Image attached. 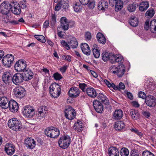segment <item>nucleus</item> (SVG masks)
Listing matches in <instances>:
<instances>
[{
	"instance_id": "nucleus-29",
	"label": "nucleus",
	"mask_w": 156,
	"mask_h": 156,
	"mask_svg": "<svg viewBox=\"0 0 156 156\" xmlns=\"http://www.w3.org/2000/svg\"><path fill=\"white\" fill-rule=\"evenodd\" d=\"M98 100L103 104L107 105L109 103V101L107 97L102 93H99L97 95Z\"/></svg>"
},
{
	"instance_id": "nucleus-21",
	"label": "nucleus",
	"mask_w": 156,
	"mask_h": 156,
	"mask_svg": "<svg viewBox=\"0 0 156 156\" xmlns=\"http://www.w3.org/2000/svg\"><path fill=\"white\" fill-rule=\"evenodd\" d=\"M68 94L70 97L76 98L80 94L79 89L77 87H73L70 88L68 92Z\"/></svg>"
},
{
	"instance_id": "nucleus-54",
	"label": "nucleus",
	"mask_w": 156,
	"mask_h": 156,
	"mask_svg": "<svg viewBox=\"0 0 156 156\" xmlns=\"http://www.w3.org/2000/svg\"><path fill=\"white\" fill-rule=\"evenodd\" d=\"M142 155L143 156H155L153 153L148 151H143Z\"/></svg>"
},
{
	"instance_id": "nucleus-40",
	"label": "nucleus",
	"mask_w": 156,
	"mask_h": 156,
	"mask_svg": "<svg viewBox=\"0 0 156 156\" xmlns=\"http://www.w3.org/2000/svg\"><path fill=\"white\" fill-rule=\"evenodd\" d=\"M129 23L132 26L136 27L138 24V20L137 18L133 16L129 20Z\"/></svg>"
},
{
	"instance_id": "nucleus-10",
	"label": "nucleus",
	"mask_w": 156,
	"mask_h": 156,
	"mask_svg": "<svg viewBox=\"0 0 156 156\" xmlns=\"http://www.w3.org/2000/svg\"><path fill=\"white\" fill-rule=\"evenodd\" d=\"M68 0H60L55 6V10L58 11L60 9L63 11H66L69 6Z\"/></svg>"
},
{
	"instance_id": "nucleus-30",
	"label": "nucleus",
	"mask_w": 156,
	"mask_h": 156,
	"mask_svg": "<svg viewBox=\"0 0 156 156\" xmlns=\"http://www.w3.org/2000/svg\"><path fill=\"white\" fill-rule=\"evenodd\" d=\"M81 48L83 52L87 55H89L90 54V50L88 45L86 44H82Z\"/></svg>"
},
{
	"instance_id": "nucleus-55",
	"label": "nucleus",
	"mask_w": 156,
	"mask_h": 156,
	"mask_svg": "<svg viewBox=\"0 0 156 156\" xmlns=\"http://www.w3.org/2000/svg\"><path fill=\"white\" fill-rule=\"evenodd\" d=\"M61 43L62 45V46L64 47L67 50H69L70 48L69 45L66 41L64 40H62L61 41Z\"/></svg>"
},
{
	"instance_id": "nucleus-52",
	"label": "nucleus",
	"mask_w": 156,
	"mask_h": 156,
	"mask_svg": "<svg viewBox=\"0 0 156 156\" xmlns=\"http://www.w3.org/2000/svg\"><path fill=\"white\" fill-rule=\"evenodd\" d=\"M79 88L83 92L86 91V89L87 87V85L85 83H79Z\"/></svg>"
},
{
	"instance_id": "nucleus-26",
	"label": "nucleus",
	"mask_w": 156,
	"mask_h": 156,
	"mask_svg": "<svg viewBox=\"0 0 156 156\" xmlns=\"http://www.w3.org/2000/svg\"><path fill=\"white\" fill-rule=\"evenodd\" d=\"M109 156H119V152L117 148L114 147H111L108 149Z\"/></svg>"
},
{
	"instance_id": "nucleus-59",
	"label": "nucleus",
	"mask_w": 156,
	"mask_h": 156,
	"mask_svg": "<svg viewBox=\"0 0 156 156\" xmlns=\"http://www.w3.org/2000/svg\"><path fill=\"white\" fill-rule=\"evenodd\" d=\"M68 67V66L67 65L64 66L60 68L59 69V70L62 73H64L66 72Z\"/></svg>"
},
{
	"instance_id": "nucleus-20",
	"label": "nucleus",
	"mask_w": 156,
	"mask_h": 156,
	"mask_svg": "<svg viewBox=\"0 0 156 156\" xmlns=\"http://www.w3.org/2000/svg\"><path fill=\"white\" fill-rule=\"evenodd\" d=\"M9 110L12 112H16L18 110L19 106L18 103L13 100L9 101L8 107Z\"/></svg>"
},
{
	"instance_id": "nucleus-41",
	"label": "nucleus",
	"mask_w": 156,
	"mask_h": 156,
	"mask_svg": "<svg viewBox=\"0 0 156 156\" xmlns=\"http://www.w3.org/2000/svg\"><path fill=\"white\" fill-rule=\"evenodd\" d=\"M69 46H70L72 48H76L78 46V42L76 39L74 37H72L68 42Z\"/></svg>"
},
{
	"instance_id": "nucleus-28",
	"label": "nucleus",
	"mask_w": 156,
	"mask_h": 156,
	"mask_svg": "<svg viewBox=\"0 0 156 156\" xmlns=\"http://www.w3.org/2000/svg\"><path fill=\"white\" fill-rule=\"evenodd\" d=\"M9 100L6 97L0 98V106L3 109H6L8 107Z\"/></svg>"
},
{
	"instance_id": "nucleus-9",
	"label": "nucleus",
	"mask_w": 156,
	"mask_h": 156,
	"mask_svg": "<svg viewBox=\"0 0 156 156\" xmlns=\"http://www.w3.org/2000/svg\"><path fill=\"white\" fill-rule=\"evenodd\" d=\"M109 4L112 7L115 6V10L116 12L120 11L123 7V2L121 0H109Z\"/></svg>"
},
{
	"instance_id": "nucleus-56",
	"label": "nucleus",
	"mask_w": 156,
	"mask_h": 156,
	"mask_svg": "<svg viewBox=\"0 0 156 156\" xmlns=\"http://www.w3.org/2000/svg\"><path fill=\"white\" fill-rule=\"evenodd\" d=\"M19 5L20 9L22 8L23 9L26 8L27 6L26 2L24 1L20 2Z\"/></svg>"
},
{
	"instance_id": "nucleus-8",
	"label": "nucleus",
	"mask_w": 156,
	"mask_h": 156,
	"mask_svg": "<svg viewBox=\"0 0 156 156\" xmlns=\"http://www.w3.org/2000/svg\"><path fill=\"white\" fill-rule=\"evenodd\" d=\"M14 59V56L13 55L8 54L3 57L2 62L3 64L6 67L9 68L11 66V64L13 63Z\"/></svg>"
},
{
	"instance_id": "nucleus-51",
	"label": "nucleus",
	"mask_w": 156,
	"mask_h": 156,
	"mask_svg": "<svg viewBox=\"0 0 156 156\" xmlns=\"http://www.w3.org/2000/svg\"><path fill=\"white\" fill-rule=\"evenodd\" d=\"M53 77L54 79L56 80H59L62 78L61 74L58 72H56L53 74Z\"/></svg>"
},
{
	"instance_id": "nucleus-64",
	"label": "nucleus",
	"mask_w": 156,
	"mask_h": 156,
	"mask_svg": "<svg viewBox=\"0 0 156 156\" xmlns=\"http://www.w3.org/2000/svg\"><path fill=\"white\" fill-rule=\"evenodd\" d=\"M125 88V86L124 84L122 82H120L119 83V86H118V89L119 90L122 89L123 90Z\"/></svg>"
},
{
	"instance_id": "nucleus-57",
	"label": "nucleus",
	"mask_w": 156,
	"mask_h": 156,
	"mask_svg": "<svg viewBox=\"0 0 156 156\" xmlns=\"http://www.w3.org/2000/svg\"><path fill=\"white\" fill-rule=\"evenodd\" d=\"M93 53L94 57L96 58H98L100 56V52L99 50H94L93 51Z\"/></svg>"
},
{
	"instance_id": "nucleus-17",
	"label": "nucleus",
	"mask_w": 156,
	"mask_h": 156,
	"mask_svg": "<svg viewBox=\"0 0 156 156\" xmlns=\"http://www.w3.org/2000/svg\"><path fill=\"white\" fill-rule=\"evenodd\" d=\"M24 79L22 73L15 74L12 77V81L16 85H18L23 82Z\"/></svg>"
},
{
	"instance_id": "nucleus-18",
	"label": "nucleus",
	"mask_w": 156,
	"mask_h": 156,
	"mask_svg": "<svg viewBox=\"0 0 156 156\" xmlns=\"http://www.w3.org/2000/svg\"><path fill=\"white\" fill-rule=\"evenodd\" d=\"M15 146L12 144L7 143L5 146V151L9 155H12L15 152Z\"/></svg>"
},
{
	"instance_id": "nucleus-36",
	"label": "nucleus",
	"mask_w": 156,
	"mask_h": 156,
	"mask_svg": "<svg viewBox=\"0 0 156 156\" xmlns=\"http://www.w3.org/2000/svg\"><path fill=\"white\" fill-rule=\"evenodd\" d=\"M113 58L115 60L114 61H113V62H111L112 63H115L116 62L118 63H121L123 61V56L120 54L115 55L113 54L112 60Z\"/></svg>"
},
{
	"instance_id": "nucleus-34",
	"label": "nucleus",
	"mask_w": 156,
	"mask_h": 156,
	"mask_svg": "<svg viewBox=\"0 0 156 156\" xmlns=\"http://www.w3.org/2000/svg\"><path fill=\"white\" fill-rule=\"evenodd\" d=\"M130 115L133 120H137L139 118L140 114L137 110L135 109H131L129 111Z\"/></svg>"
},
{
	"instance_id": "nucleus-16",
	"label": "nucleus",
	"mask_w": 156,
	"mask_h": 156,
	"mask_svg": "<svg viewBox=\"0 0 156 156\" xmlns=\"http://www.w3.org/2000/svg\"><path fill=\"white\" fill-rule=\"evenodd\" d=\"M22 73L24 80L28 81L32 79L33 77L34 73L30 69H26Z\"/></svg>"
},
{
	"instance_id": "nucleus-22",
	"label": "nucleus",
	"mask_w": 156,
	"mask_h": 156,
	"mask_svg": "<svg viewBox=\"0 0 156 156\" xmlns=\"http://www.w3.org/2000/svg\"><path fill=\"white\" fill-rule=\"evenodd\" d=\"M94 107L96 111L99 113L102 112L103 110V107L100 101L94 100L93 102Z\"/></svg>"
},
{
	"instance_id": "nucleus-1",
	"label": "nucleus",
	"mask_w": 156,
	"mask_h": 156,
	"mask_svg": "<svg viewBox=\"0 0 156 156\" xmlns=\"http://www.w3.org/2000/svg\"><path fill=\"white\" fill-rule=\"evenodd\" d=\"M49 89L51 96L54 98H57L61 94V86L56 83L51 84L49 87Z\"/></svg>"
},
{
	"instance_id": "nucleus-46",
	"label": "nucleus",
	"mask_w": 156,
	"mask_h": 156,
	"mask_svg": "<svg viewBox=\"0 0 156 156\" xmlns=\"http://www.w3.org/2000/svg\"><path fill=\"white\" fill-rule=\"evenodd\" d=\"M129 153V151L126 148H122L120 150V155L121 156H128Z\"/></svg>"
},
{
	"instance_id": "nucleus-13",
	"label": "nucleus",
	"mask_w": 156,
	"mask_h": 156,
	"mask_svg": "<svg viewBox=\"0 0 156 156\" xmlns=\"http://www.w3.org/2000/svg\"><path fill=\"white\" fill-rule=\"evenodd\" d=\"M9 9L14 14L18 15L21 12V9L19 3L17 2H12L9 4Z\"/></svg>"
},
{
	"instance_id": "nucleus-24",
	"label": "nucleus",
	"mask_w": 156,
	"mask_h": 156,
	"mask_svg": "<svg viewBox=\"0 0 156 156\" xmlns=\"http://www.w3.org/2000/svg\"><path fill=\"white\" fill-rule=\"evenodd\" d=\"M61 28L64 30H67L69 27V25L68 20L65 17H62L60 20Z\"/></svg>"
},
{
	"instance_id": "nucleus-60",
	"label": "nucleus",
	"mask_w": 156,
	"mask_h": 156,
	"mask_svg": "<svg viewBox=\"0 0 156 156\" xmlns=\"http://www.w3.org/2000/svg\"><path fill=\"white\" fill-rule=\"evenodd\" d=\"M85 37L86 40H90L91 38V34L89 32H86L85 34Z\"/></svg>"
},
{
	"instance_id": "nucleus-3",
	"label": "nucleus",
	"mask_w": 156,
	"mask_h": 156,
	"mask_svg": "<svg viewBox=\"0 0 156 156\" xmlns=\"http://www.w3.org/2000/svg\"><path fill=\"white\" fill-rule=\"evenodd\" d=\"M8 125L10 129L16 131H19L22 128L21 122L16 118L9 119Z\"/></svg>"
},
{
	"instance_id": "nucleus-37",
	"label": "nucleus",
	"mask_w": 156,
	"mask_h": 156,
	"mask_svg": "<svg viewBox=\"0 0 156 156\" xmlns=\"http://www.w3.org/2000/svg\"><path fill=\"white\" fill-rule=\"evenodd\" d=\"M113 54L107 52H103L102 54V58L104 62H106L108 60H112Z\"/></svg>"
},
{
	"instance_id": "nucleus-42",
	"label": "nucleus",
	"mask_w": 156,
	"mask_h": 156,
	"mask_svg": "<svg viewBox=\"0 0 156 156\" xmlns=\"http://www.w3.org/2000/svg\"><path fill=\"white\" fill-rule=\"evenodd\" d=\"M150 29L151 32L156 33V20H154L151 21Z\"/></svg>"
},
{
	"instance_id": "nucleus-53",
	"label": "nucleus",
	"mask_w": 156,
	"mask_h": 156,
	"mask_svg": "<svg viewBox=\"0 0 156 156\" xmlns=\"http://www.w3.org/2000/svg\"><path fill=\"white\" fill-rule=\"evenodd\" d=\"M0 12L4 15H6L8 16V15L9 12V10L0 7Z\"/></svg>"
},
{
	"instance_id": "nucleus-14",
	"label": "nucleus",
	"mask_w": 156,
	"mask_h": 156,
	"mask_svg": "<svg viewBox=\"0 0 156 156\" xmlns=\"http://www.w3.org/2000/svg\"><path fill=\"white\" fill-rule=\"evenodd\" d=\"M65 116L67 119L71 120L76 116V112L71 107L66 109Z\"/></svg>"
},
{
	"instance_id": "nucleus-32",
	"label": "nucleus",
	"mask_w": 156,
	"mask_h": 156,
	"mask_svg": "<svg viewBox=\"0 0 156 156\" xmlns=\"http://www.w3.org/2000/svg\"><path fill=\"white\" fill-rule=\"evenodd\" d=\"M149 4L147 1H143L140 3L139 5V9L141 12L146 11L149 7Z\"/></svg>"
},
{
	"instance_id": "nucleus-63",
	"label": "nucleus",
	"mask_w": 156,
	"mask_h": 156,
	"mask_svg": "<svg viewBox=\"0 0 156 156\" xmlns=\"http://www.w3.org/2000/svg\"><path fill=\"white\" fill-rule=\"evenodd\" d=\"M146 96L145 94L143 92L140 91L138 94V96L139 97L142 98H145Z\"/></svg>"
},
{
	"instance_id": "nucleus-45",
	"label": "nucleus",
	"mask_w": 156,
	"mask_h": 156,
	"mask_svg": "<svg viewBox=\"0 0 156 156\" xmlns=\"http://www.w3.org/2000/svg\"><path fill=\"white\" fill-rule=\"evenodd\" d=\"M136 8V4L135 3L130 4L127 6L128 10L130 12L134 11Z\"/></svg>"
},
{
	"instance_id": "nucleus-7",
	"label": "nucleus",
	"mask_w": 156,
	"mask_h": 156,
	"mask_svg": "<svg viewBox=\"0 0 156 156\" xmlns=\"http://www.w3.org/2000/svg\"><path fill=\"white\" fill-rule=\"evenodd\" d=\"M24 115L27 117L32 118L34 115V108L29 105L24 107L22 109Z\"/></svg>"
},
{
	"instance_id": "nucleus-11",
	"label": "nucleus",
	"mask_w": 156,
	"mask_h": 156,
	"mask_svg": "<svg viewBox=\"0 0 156 156\" xmlns=\"http://www.w3.org/2000/svg\"><path fill=\"white\" fill-rule=\"evenodd\" d=\"M26 62L22 59L18 60L14 65L15 69L17 72H23L26 69Z\"/></svg>"
},
{
	"instance_id": "nucleus-2",
	"label": "nucleus",
	"mask_w": 156,
	"mask_h": 156,
	"mask_svg": "<svg viewBox=\"0 0 156 156\" xmlns=\"http://www.w3.org/2000/svg\"><path fill=\"white\" fill-rule=\"evenodd\" d=\"M110 71L112 73L117 75L119 77H121L124 74L125 68L123 64H121L117 67L115 66H111L110 68Z\"/></svg>"
},
{
	"instance_id": "nucleus-25",
	"label": "nucleus",
	"mask_w": 156,
	"mask_h": 156,
	"mask_svg": "<svg viewBox=\"0 0 156 156\" xmlns=\"http://www.w3.org/2000/svg\"><path fill=\"white\" fill-rule=\"evenodd\" d=\"M61 28L64 30H67L69 27V25L68 20L65 17H62L60 20Z\"/></svg>"
},
{
	"instance_id": "nucleus-23",
	"label": "nucleus",
	"mask_w": 156,
	"mask_h": 156,
	"mask_svg": "<svg viewBox=\"0 0 156 156\" xmlns=\"http://www.w3.org/2000/svg\"><path fill=\"white\" fill-rule=\"evenodd\" d=\"M79 1L82 5H87L90 9H93L95 7V0H79Z\"/></svg>"
},
{
	"instance_id": "nucleus-50",
	"label": "nucleus",
	"mask_w": 156,
	"mask_h": 156,
	"mask_svg": "<svg viewBox=\"0 0 156 156\" xmlns=\"http://www.w3.org/2000/svg\"><path fill=\"white\" fill-rule=\"evenodd\" d=\"M10 3H7L5 2H4L2 3L0 6V7L3 8L4 9L8 10L9 8V4Z\"/></svg>"
},
{
	"instance_id": "nucleus-49",
	"label": "nucleus",
	"mask_w": 156,
	"mask_h": 156,
	"mask_svg": "<svg viewBox=\"0 0 156 156\" xmlns=\"http://www.w3.org/2000/svg\"><path fill=\"white\" fill-rule=\"evenodd\" d=\"M140 153L137 149H132L130 152V156H139Z\"/></svg>"
},
{
	"instance_id": "nucleus-31",
	"label": "nucleus",
	"mask_w": 156,
	"mask_h": 156,
	"mask_svg": "<svg viewBox=\"0 0 156 156\" xmlns=\"http://www.w3.org/2000/svg\"><path fill=\"white\" fill-rule=\"evenodd\" d=\"M86 92L87 94L90 97L94 98L97 96L96 92L95 89L93 87L87 88Z\"/></svg>"
},
{
	"instance_id": "nucleus-27",
	"label": "nucleus",
	"mask_w": 156,
	"mask_h": 156,
	"mask_svg": "<svg viewBox=\"0 0 156 156\" xmlns=\"http://www.w3.org/2000/svg\"><path fill=\"white\" fill-rule=\"evenodd\" d=\"M83 124L81 121H77L73 125V129L75 131L81 132L83 130Z\"/></svg>"
},
{
	"instance_id": "nucleus-58",
	"label": "nucleus",
	"mask_w": 156,
	"mask_h": 156,
	"mask_svg": "<svg viewBox=\"0 0 156 156\" xmlns=\"http://www.w3.org/2000/svg\"><path fill=\"white\" fill-rule=\"evenodd\" d=\"M62 59L63 60H65L68 62H70L71 60V57L69 55H64L62 56Z\"/></svg>"
},
{
	"instance_id": "nucleus-6",
	"label": "nucleus",
	"mask_w": 156,
	"mask_h": 156,
	"mask_svg": "<svg viewBox=\"0 0 156 156\" xmlns=\"http://www.w3.org/2000/svg\"><path fill=\"white\" fill-rule=\"evenodd\" d=\"M48 108L45 106L39 107L37 112V119L39 120H43L48 115Z\"/></svg>"
},
{
	"instance_id": "nucleus-15",
	"label": "nucleus",
	"mask_w": 156,
	"mask_h": 156,
	"mask_svg": "<svg viewBox=\"0 0 156 156\" xmlns=\"http://www.w3.org/2000/svg\"><path fill=\"white\" fill-rule=\"evenodd\" d=\"M145 102L148 106L153 107L156 105V99L153 96H148L145 98Z\"/></svg>"
},
{
	"instance_id": "nucleus-48",
	"label": "nucleus",
	"mask_w": 156,
	"mask_h": 156,
	"mask_svg": "<svg viewBox=\"0 0 156 156\" xmlns=\"http://www.w3.org/2000/svg\"><path fill=\"white\" fill-rule=\"evenodd\" d=\"M34 37L39 41L43 43L45 42L46 41L45 37L43 36L35 35Z\"/></svg>"
},
{
	"instance_id": "nucleus-19",
	"label": "nucleus",
	"mask_w": 156,
	"mask_h": 156,
	"mask_svg": "<svg viewBox=\"0 0 156 156\" xmlns=\"http://www.w3.org/2000/svg\"><path fill=\"white\" fill-rule=\"evenodd\" d=\"M25 144L28 149H32L36 145V142L34 140L31 138H26L25 140Z\"/></svg>"
},
{
	"instance_id": "nucleus-5",
	"label": "nucleus",
	"mask_w": 156,
	"mask_h": 156,
	"mask_svg": "<svg viewBox=\"0 0 156 156\" xmlns=\"http://www.w3.org/2000/svg\"><path fill=\"white\" fill-rule=\"evenodd\" d=\"M45 133L48 137L55 138L58 137L60 134V131L58 128L51 126L45 129Z\"/></svg>"
},
{
	"instance_id": "nucleus-62",
	"label": "nucleus",
	"mask_w": 156,
	"mask_h": 156,
	"mask_svg": "<svg viewBox=\"0 0 156 156\" xmlns=\"http://www.w3.org/2000/svg\"><path fill=\"white\" fill-rule=\"evenodd\" d=\"M149 21V20H147L145 23L144 28L147 30H148L149 28H150Z\"/></svg>"
},
{
	"instance_id": "nucleus-38",
	"label": "nucleus",
	"mask_w": 156,
	"mask_h": 156,
	"mask_svg": "<svg viewBox=\"0 0 156 156\" xmlns=\"http://www.w3.org/2000/svg\"><path fill=\"white\" fill-rule=\"evenodd\" d=\"M125 127V124L123 122L119 121L115 122L114 128L116 130H121L123 129Z\"/></svg>"
},
{
	"instance_id": "nucleus-44",
	"label": "nucleus",
	"mask_w": 156,
	"mask_h": 156,
	"mask_svg": "<svg viewBox=\"0 0 156 156\" xmlns=\"http://www.w3.org/2000/svg\"><path fill=\"white\" fill-rule=\"evenodd\" d=\"M56 15L53 14H51V17L50 23L52 28L55 27V25L56 23Z\"/></svg>"
},
{
	"instance_id": "nucleus-39",
	"label": "nucleus",
	"mask_w": 156,
	"mask_h": 156,
	"mask_svg": "<svg viewBox=\"0 0 156 156\" xmlns=\"http://www.w3.org/2000/svg\"><path fill=\"white\" fill-rule=\"evenodd\" d=\"M108 3L107 2L104 0L101 1L98 4V9L102 11L105 10L108 8Z\"/></svg>"
},
{
	"instance_id": "nucleus-12",
	"label": "nucleus",
	"mask_w": 156,
	"mask_h": 156,
	"mask_svg": "<svg viewBox=\"0 0 156 156\" xmlns=\"http://www.w3.org/2000/svg\"><path fill=\"white\" fill-rule=\"evenodd\" d=\"M25 90L21 86L16 87L13 90V92L15 96L17 98L21 99L25 96Z\"/></svg>"
},
{
	"instance_id": "nucleus-47",
	"label": "nucleus",
	"mask_w": 156,
	"mask_h": 156,
	"mask_svg": "<svg viewBox=\"0 0 156 156\" xmlns=\"http://www.w3.org/2000/svg\"><path fill=\"white\" fill-rule=\"evenodd\" d=\"M154 11L153 9L151 10H148L146 13V16L147 18H151L154 16Z\"/></svg>"
},
{
	"instance_id": "nucleus-61",
	"label": "nucleus",
	"mask_w": 156,
	"mask_h": 156,
	"mask_svg": "<svg viewBox=\"0 0 156 156\" xmlns=\"http://www.w3.org/2000/svg\"><path fill=\"white\" fill-rule=\"evenodd\" d=\"M98 41L100 43L104 44L106 42V40L104 36L101 37L100 39L98 40Z\"/></svg>"
},
{
	"instance_id": "nucleus-4",
	"label": "nucleus",
	"mask_w": 156,
	"mask_h": 156,
	"mask_svg": "<svg viewBox=\"0 0 156 156\" xmlns=\"http://www.w3.org/2000/svg\"><path fill=\"white\" fill-rule=\"evenodd\" d=\"M70 137L67 135H64L60 137L58 141V144L59 147L64 149L67 148L70 144Z\"/></svg>"
},
{
	"instance_id": "nucleus-33",
	"label": "nucleus",
	"mask_w": 156,
	"mask_h": 156,
	"mask_svg": "<svg viewBox=\"0 0 156 156\" xmlns=\"http://www.w3.org/2000/svg\"><path fill=\"white\" fill-rule=\"evenodd\" d=\"M123 116V112L121 109L116 110L114 112L113 118L114 119H120Z\"/></svg>"
},
{
	"instance_id": "nucleus-43",
	"label": "nucleus",
	"mask_w": 156,
	"mask_h": 156,
	"mask_svg": "<svg viewBox=\"0 0 156 156\" xmlns=\"http://www.w3.org/2000/svg\"><path fill=\"white\" fill-rule=\"evenodd\" d=\"M74 11L76 12H80L82 9V6L78 2H76L73 5Z\"/></svg>"
},
{
	"instance_id": "nucleus-35",
	"label": "nucleus",
	"mask_w": 156,
	"mask_h": 156,
	"mask_svg": "<svg viewBox=\"0 0 156 156\" xmlns=\"http://www.w3.org/2000/svg\"><path fill=\"white\" fill-rule=\"evenodd\" d=\"M11 78V75L9 72H5L2 76V80L3 82L7 84L9 83V81Z\"/></svg>"
}]
</instances>
